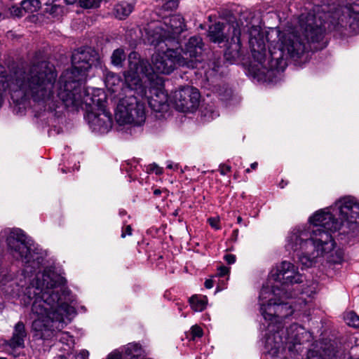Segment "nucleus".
I'll use <instances>...</instances> for the list:
<instances>
[{
  "mask_svg": "<svg viewBox=\"0 0 359 359\" xmlns=\"http://www.w3.org/2000/svg\"><path fill=\"white\" fill-rule=\"evenodd\" d=\"M39 0H23L20 5L22 6L25 13H33L37 12L41 8Z\"/></svg>",
  "mask_w": 359,
  "mask_h": 359,
  "instance_id": "23",
  "label": "nucleus"
},
{
  "mask_svg": "<svg viewBox=\"0 0 359 359\" xmlns=\"http://www.w3.org/2000/svg\"><path fill=\"white\" fill-rule=\"evenodd\" d=\"M126 73V72H125L124 74ZM124 78L126 79L125 76ZM104 82L107 88L112 93H116L118 91L119 89L123 90L127 87V85L125 83V86L122 88L123 83L121 77L118 75L112 72H109L106 75ZM121 95H126L124 90H121V93L118 94L120 97Z\"/></svg>",
  "mask_w": 359,
  "mask_h": 359,
  "instance_id": "19",
  "label": "nucleus"
},
{
  "mask_svg": "<svg viewBox=\"0 0 359 359\" xmlns=\"http://www.w3.org/2000/svg\"><path fill=\"white\" fill-rule=\"evenodd\" d=\"M225 261L229 264H233L236 262V256L231 254H228L224 256Z\"/></svg>",
  "mask_w": 359,
  "mask_h": 359,
  "instance_id": "38",
  "label": "nucleus"
},
{
  "mask_svg": "<svg viewBox=\"0 0 359 359\" xmlns=\"http://www.w3.org/2000/svg\"><path fill=\"white\" fill-rule=\"evenodd\" d=\"M304 276L298 271V269L292 263L283 261L270 273L269 281L273 280L269 287L276 289L278 285L280 292L290 293L292 286L303 282Z\"/></svg>",
  "mask_w": 359,
  "mask_h": 359,
  "instance_id": "13",
  "label": "nucleus"
},
{
  "mask_svg": "<svg viewBox=\"0 0 359 359\" xmlns=\"http://www.w3.org/2000/svg\"><path fill=\"white\" fill-rule=\"evenodd\" d=\"M62 172H66L65 170V169H63V168L62 169Z\"/></svg>",
  "mask_w": 359,
  "mask_h": 359,
  "instance_id": "48",
  "label": "nucleus"
},
{
  "mask_svg": "<svg viewBox=\"0 0 359 359\" xmlns=\"http://www.w3.org/2000/svg\"><path fill=\"white\" fill-rule=\"evenodd\" d=\"M178 164H174L172 162H168L167 168L168 169H173V170H177L178 169Z\"/></svg>",
  "mask_w": 359,
  "mask_h": 359,
  "instance_id": "40",
  "label": "nucleus"
},
{
  "mask_svg": "<svg viewBox=\"0 0 359 359\" xmlns=\"http://www.w3.org/2000/svg\"><path fill=\"white\" fill-rule=\"evenodd\" d=\"M344 320L349 326L359 328V316L355 313H347L344 316Z\"/></svg>",
  "mask_w": 359,
  "mask_h": 359,
  "instance_id": "27",
  "label": "nucleus"
},
{
  "mask_svg": "<svg viewBox=\"0 0 359 359\" xmlns=\"http://www.w3.org/2000/svg\"><path fill=\"white\" fill-rule=\"evenodd\" d=\"M177 306H178V310L180 311H182V309H183V306L180 304H177Z\"/></svg>",
  "mask_w": 359,
  "mask_h": 359,
  "instance_id": "46",
  "label": "nucleus"
},
{
  "mask_svg": "<svg viewBox=\"0 0 359 359\" xmlns=\"http://www.w3.org/2000/svg\"><path fill=\"white\" fill-rule=\"evenodd\" d=\"M185 27L184 18L180 15H172L157 25H149L146 32L147 41L154 46L161 43H164L165 46H177L180 43V34Z\"/></svg>",
  "mask_w": 359,
  "mask_h": 359,
  "instance_id": "11",
  "label": "nucleus"
},
{
  "mask_svg": "<svg viewBox=\"0 0 359 359\" xmlns=\"http://www.w3.org/2000/svg\"><path fill=\"white\" fill-rule=\"evenodd\" d=\"M132 234V228L130 225H127L122 231L121 237L125 238L127 235Z\"/></svg>",
  "mask_w": 359,
  "mask_h": 359,
  "instance_id": "37",
  "label": "nucleus"
},
{
  "mask_svg": "<svg viewBox=\"0 0 359 359\" xmlns=\"http://www.w3.org/2000/svg\"><path fill=\"white\" fill-rule=\"evenodd\" d=\"M313 12L300 15V29L307 43H320L326 29L342 32L348 28L359 32V0H340L337 5L317 6Z\"/></svg>",
  "mask_w": 359,
  "mask_h": 359,
  "instance_id": "5",
  "label": "nucleus"
},
{
  "mask_svg": "<svg viewBox=\"0 0 359 359\" xmlns=\"http://www.w3.org/2000/svg\"><path fill=\"white\" fill-rule=\"evenodd\" d=\"M208 222L210 224V225L214 228L215 229H220V226H219V219L216 218V217H211L208 219Z\"/></svg>",
  "mask_w": 359,
  "mask_h": 359,
  "instance_id": "33",
  "label": "nucleus"
},
{
  "mask_svg": "<svg viewBox=\"0 0 359 359\" xmlns=\"http://www.w3.org/2000/svg\"><path fill=\"white\" fill-rule=\"evenodd\" d=\"M149 170L155 172L156 175H161L163 173V168L156 164L150 165Z\"/></svg>",
  "mask_w": 359,
  "mask_h": 359,
  "instance_id": "34",
  "label": "nucleus"
},
{
  "mask_svg": "<svg viewBox=\"0 0 359 359\" xmlns=\"http://www.w3.org/2000/svg\"><path fill=\"white\" fill-rule=\"evenodd\" d=\"M127 87L126 96L119 98L115 111V119L119 125L142 126L146 120L144 103L137 96V91L143 93L142 79L137 76L125 74Z\"/></svg>",
  "mask_w": 359,
  "mask_h": 359,
  "instance_id": "8",
  "label": "nucleus"
},
{
  "mask_svg": "<svg viewBox=\"0 0 359 359\" xmlns=\"http://www.w3.org/2000/svg\"><path fill=\"white\" fill-rule=\"evenodd\" d=\"M89 352L87 350H81L79 354L69 353L67 356L61 357L60 359H88Z\"/></svg>",
  "mask_w": 359,
  "mask_h": 359,
  "instance_id": "29",
  "label": "nucleus"
},
{
  "mask_svg": "<svg viewBox=\"0 0 359 359\" xmlns=\"http://www.w3.org/2000/svg\"><path fill=\"white\" fill-rule=\"evenodd\" d=\"M77 0H65L67 4H73L76 2Z\"/></svg>",
  "mask_w": 359,
  "mask_h": 359,
  "instance_id": "42",
  "label": "nucleus"
},
{
  "mask_svg": "<svg viewBox=\"0 0 359 359\" xmlns=\"http://www.w3.org/2000/svg\"><path fill=\"white\" fill-rule=\"evenodd\" d=\"M27 335L25 324L20 321L15 325L11 338L6 341L5 344L13 349L24 348Z\"/></svg>",
  "mask_w": 359,
  "mask_h": 359,
  "instance_id": "18",
  "label": "nucleus"
},
{
  "mask_svg": "<svg viewBox=\"0 0 359 359\" xmlns=\"http://www.w3.org/2000/svg\"><path fill=\"white\" fill-rule=\"evenodd\" d=\"M166 50L155 52L151 56V64L141 59L136 52L128 55V69L126 74L135 75L140 79L144 75L149 80L154 79L155 74H170L177 66L184 67L185 60L178 54L177 46H166Z\"/></svg>",
  "mask_w": 359,
  "mask_h": 359,
  "instance_id": "6",
  "label": "nucleus"
},
{
  "mask_svg": "<svg viewBox=\"0 0 359 359\" xmlns=\"http://www.w3.org/2000/svg\"><path fill=\"white\" fill-rule=\"evenodd\" d=\"M200 93L197 88L186 86L173 92L171 100L175 109L182 112H193L199 105Z\"/></svg>",
  "mask_w": 359,
  "mask_h": 359,
  "instance_id": "14",
  "label": "nucleus"
},
{
  "mask_svg": "<svg viewBox=\"0 0 359 359\" xmlns=\"http://www.w3.org/2000/svg\"><path fill=\"white\" fill-rule=\"evenodd\" d=\"M0 359H6V358H0Z\"/></svg>",
  "mask_w": 359,
  "mask_h": 359,
  "instance_id": "50",
  "label": "nucleus"
},
{
  "mask_svg": "<svg viewBox=\"0 0 359 359\" xmlns=\"http://www.w3.org/2000/svg\"><path fill=\"white\" fill-rule=\"evenodd\" d=\"M333 211L338 212L342 229V233L354 232L359 226V201L347 196L339 198L331 206Z\"/></svg>",
  "mask_w": 359,
  "mask_h": 359,
  "instance_id": "12",
  "label": "nucleus"
},
{
  "mask_svg": "<svg viewBox=\"0 0 359 359\" xmlns=\"http://www.w3.org/2000/svg\"><path fill=\"white\" fill-rule=\"evenodd\" d=\"M9 13L11 16L17 18H21L25 14L21 5L20 6L14 5L10 7Z\"/></svg>",
  "mask_w": 359,
  "mask_h": 359,
  "instance_id": "30",
  "label": "nucleus"
},
{
  "mask_svg": "<svg viewBox=\"0 0 359 359\" xmlns=\"http://www.w3.org/2000/svg\"><path fill=\"white\" fill-rule=\"evenodd\" d=\"M143 93L137 91V95L147 97L151 109L156 112H165L168 110V94L159 87H150L148 91L142 86Z\"/></svg>",
  "mask_w": 359,
  "mask_h": 359,
  "instance_id": "16",
  "label": "nucleus"
},
{
  "mask_svg": "<svg viewBox=\"0 0 359 359\" xmlns=\"http://www.w3.org/2000/svg\"><path fill=\"white\" fill-rule=\"evenodd\" d=\"M135 2L121 1L114 6V15L118 20L126 19L133 11Z\"/></svg>",
  "mask_w": 359,
  "mask_h": 359,
  "instance_id": "20",
  "label": "nucleus"
},
{
  "mask_svg": "<svg viewBox=\"0 0 359 359\" xmlns=\"http://www.w3.org/2000/svg\"><path fill=\"white\" fill-rule=\"evenodd\" d=\"M64 278L50 269L39 271L27 286L24 299L25 304H32V313L36 317L32 328L34 337L48 340L53 337L69 351L74 346V337L67 332H61L75 314V309L68 303L69 298L63 288Z\"/></svg>",
  "mask_w": 359,
  "mask_h": 359,
  "instance_id": "2",
  "label": "nucleus"
},
{
  "mask_svg": "<svg viewBox=\"0 0 359 359\" xmlns=\"http://www.w3.org/2000/svg\"><path fill=\"white\" fill-rule=\"evenodd\" d=\"M229 273V269L228 267H226L224 266H221L218 268V276H224L227 275Z\"/></svg>",
  "mask_w": 359,
  "mask_h": 359,
  "instance_id": "35",
  "label": "nucleus"
},
{
  "mask_svg": "<svg viewBox=\"0 0 359 359\" xmlns=\"http://www.w3.org/2000/svg\"><path fill=\"white\" fill-rule=\"evenodd\" d=\"M5 232L7 233L6 244L10 254L25 263V272L29 273L39 269L43 256L33 241L20 229H8Z\"/></svg>",
  "mask_w": 359,
  "mask_h": 359,
  "instance_id": "10",
  "label": "nucleus"
},
{
  "mask_svg": "<svg viewBox=\"0 0 359 359\" xmlns=\"http://www.w3.org/2000/svg\"><path fill=\"white\" fill-rule=\"evenodd\" d=\"M121 355L118 352H113L109 354L107 357V359H121Z\"/></svg>",
  "mask_w": 359,
  "mask_h": 359,
  "instance_id": "39",
  "label": "nucleus"
},
{
  "mask_svg": "<svg viewBox=\"0 0 359 359\" xmlns=\"http://www.w3.org/2000/svg\"><path fill=\"white\" fill-rule=\"evenodd\" d=\"M102 0H79V3L81 8L90 9L100 6Z\"/></svg>",
  "mask_w": 359,
  "mask_h": 359,
  "instance_id": "28",
  "label": "nucleus"
},
{
  "mask_svg": "<svg viewBox=\"0 0 359 359\" xmlns=\"http://www.w3.org/2000/svg\"><path fill=\"white\" fill-rule=\"evenodd\" d=\"M178 54L184 59V67L189 68L197 67V63L201 61V55L203 49L202 39L198 36H194L189 39L182 48L177 45Z\"/></svg>",
  "mask_w": 359,
  "mask_h": 359,
  "instance_id": "15",
  "label": "nucleus"
},
{
  "mask_svg": "<svg viewBox=\"0 0 359 359\" xmlns=\"http://www.w3.org/2000/svg\"><path fill=\"white\" fill-rule=\"evenodd\" d=\"M250 171V169H249V168H248V169L246 170V172H249Z\"/></svg>",
  "mask_w": 359,
  "mask_h": 359,
  "instance_id": "49",
  "label": "nucleus"
},
{
  "mask_svg": "<svg viewBox=\"0 0 359 359\" xmlns=\"http://www.w3.org/2000/svg\"><path fill=\"white\" fill-rule=\"evenodd\" d=\"M213 281L211 279H208L205 282V287L208 289H210L213 287Z\"/></svg>",
  "mask_w": 359,
  "mask_h": 359,
  "instance_id": "41",
  "label": "nucleus"
},
{
  "mask_svg": "<svg viewBox=\"0 0 359 359\" xmlns=\"http://www.w3.org/2000/svg\"><path fill=\"white\" fill-rule=\"evenodd\" d=\"M46 13L52 15L56 16L62 11V8L59 5L53 4L50 5L48 8H46Z\"/></svg>",
  "mask_w": 359,
  "mask_h": 359,
  "instance_id": "32",
  "label": "nucleus"
},
{
  "mask_svg": "<svg viewBox=\"0 0 359 359\" xmlns=\"http://www.w3.org/2000/svg\"><path fill=\"white\" fill-rule=\"evenodd\" d=\"M191 309L196 312L202 311L206 308L208 299L205 296L193 295L189 299Z\"/></svg>",
  "mask_w": 359,
  "mask_h": 359,
  "instance_id": "21",
  "label": "nucleus"
},
{
  "mask_svg": "<svg viewBox=\"0 0 359 359\" xmlns=\"http://www.w3.org/2000/svg\"><path fill=\"white\" fill-rule=\"evenodd\" d=\"M125 355L127 359H137L141 355V347L135 343H130L125 348Z\"/></svg>",
  "mask_w": 359,
  "mask_h": 359,
  "instance_id": "22",
  "label": "nucleus"
},
{
  "mask_svg": "<svg viewBox=\"0 0 359 359\" xmlns=\"http://www.w3.org/2000/svg\"><path fill=\"white\" fill-rule=\"evenodd\" d=\"M257 162H255V163H252L251 165H250V167L252 169H256L257 168Z\"/></svg>",
  "mask_w": 359,
  "mask_h": 359,
  "instance_id": "43",
  "label": "nucleus"
},
{
  "mask_svg": "<svg viewBox=\"0 0 359 359\" xmlns=\"http://www.w3.org/2000/svg\"><path fill=\"white\" fill-rule=\"evenodd\" d=\"M330 208L316 211L309 217V224L294 228L287 236V251L298 252L302 267L309 268L325 260L340 264L344 259L343 250L336 245L330 232L340 231L341 224L334 219Z\"/></svg>",
  "mask_w": 359,
  "mask_h": 359,
  "instance_id": "3",
  "label": "nucleus"
},
{
  "mask_svg": "<svg viewBox=\"0 0 359 359\" xmlns=\"http://www.w3.org/2000/svg\"><path fill=\"white\" fill-rule=\"evenodd\" d=\"M163 11H172L178 7L179 0H155Z\"/></svg>",
  "mask_w": 359,
  "mask_h": 359,
  "instance_id": "25",
  "label": "nucleus"
},
{
  "mask_svg": "<svg viewBox=\"0 0 359 359\" xmlns=\"http://www.w3.org/2000/svg\"><path fill=\"white\" fill-rule=\"evenodd\" d=\"M276 289H271L269 285H264L259 296L260 311L264 318L269 321L268 329L269 333L265 340V347L268 352L274 355L286 344L285 338L294 337L297 334L292 332L290 327L285 329L282 321L290 316L294 311H301L307 304L304 295L310 297L316 292L317 285L313 283L304 291L299 297L292 301V294L280 292L278 285ZM294 324H292L293 325Z\"/></svg>",
  "mask_w": 359,
  "mask_h": 359,
  "instance_id": "4",
  "label": "nucleus"
},
{
  "mask_svg": "<svg viewBox=\"0 0 359 359\" xmlns=\"http://www.w3.org/2000/svg\"><path fill=\"white\" fill-rule=\"evenodd\" d=\"M126 54L122 48H117L114 50L111 60L113 65L118 67H121L123 62L126 60Z\"/></svg>",
  "mask_w": 359,
  "mask_h": 359,
  "instance_id": "24",
  "label": "nucleus"
},
{
  "mask_svg": "<svg viewBox=\"0 0 359 359\" xmlns=\"http://www.w3.org/2000/svg\"><path fill=\"white\" fill-rule=\"evenodd\" d=\"M247 30L249 44L254 62L252 68L254 74L264 76L269 71L283 72L287 66L289 59L294 61L301 58L307 50L306 39L299 25L283 30L270 28L266 34L261 27L252 23L250 12H245L238 22L228 23L220 22L212 25L208 29V37L214 43H221L231 35V45L225 52L227 60L240 56L241 50V34Z\"/></svg>",
  "mask_w": 359,
  "mask_h": 359,
  "instance_id": "1",
  "label": "nucleus"
},
{
  "mask_svg": "<svg viewBox=\"0 0 359 359\" xmlns=\"http://www.w3.org/2000/svg\"><path fill=\"white\" fill-rule=\"evenodd\" d=\"M203 335V330L200 326L194 325L191 328V339L194 340L196 338H199Z\"/></svg>",
  "mask_w": 359,
  "mask_h": 359,
  "instance_id": "31",
  "label": "nucleus"
},
{
  "mask_svg": "<svg viewBox=\"0 0 359 359\" xmlns=\"http://www.w3.org/2000/svg\"><path fill=\"white\" fill-rule=\"evenodd\" d=\"M56 79V78L55 79ZM51 88L53 97L46 102H42L43 104L48 106L50 109L57 107V102L60 100L67 108H72L78 110L79 107L86 105V109L89 111H100L106 110V95L104 91L100 88H85L81 90L82 85L78 86L77 90L74 89V85L69 87V90H65L59 88L56 91V95L53 91L54 83Z\"/></svg>",
  "mask_w": 359,
  "mask_h": 359,
  "instance_id": "7",
  "label": "nucleus"
},
{
  "mask_svg": "<svg viewBox=\"0 0 359 359\" xmlns=\"http://www.w3.org/2000/svg\"><path fill=\"white\" fill-rule=\"evenodd\" d=\"M87 119L93 130L100 133H107L112 127L111 115L107 110L89 111Z\"/></svg>",
  "mask_w": 359,
  "mask_h": 359,
  "instance_id": "17",
  "label": "nucleus"
},
{
  "mask_svg": "<svg viewBox=\"0 0 359 359\" xmlns=\"http://www.w3.org/2000/svg\"><path fill=\"white\" fill-rule=\"evenodd\" d=\"M161 191L160 189H155V190H154V195H156V196H158V195H160V194H161Z\"/></svg>",
  "mask_w": 359,
  "mask_h": 359,
  "instance_id": "44",
  "label": "nucleus"
},
{
  "mask_svg": "<svg viewBox=\"0 0 359 359\" xmlns=\"http://www.w3.org/2000/svg\"><path fill=\"white\" fill-rule=\"evenodd\" d=\"M237 222L238 224H241V222H242V217H241L239 216V217H237Z\"/></svg>",
  "mask_w": 359,
  "mask_h": 359,
  "instance_id": "45",
  "label": "nucleus"
},
{
  "mask_svg": "<svg viewBox=\"0 0 359 359\" xmlns=\"http://www.w3.org/2000/svg\"><path fill=\"white\" fill-rule=\"evenodd\" d=\"M221 175H225L231 171V167L228 165H221L219 167Z\"/></svg>",
  "mask_w": 359,
  "mask_h": 359,
  "instance_id": "36",
  "label": "nucleus"
},
{
  "mask_svg": "<svg viewBox=\"0 0 359 359\" xmlns=\"http://www.w3.org/2000/svg\"><path fill=\"white\" fill-rule=\"evenodd\" d=\"M202 115L205 121H210L219 116L218 111L213 105L206 106L202 111Z\"/></svg>",
  "mask_w": 359,
  "mask_h": 359,
  "instance_id": "26",
  "label": "nucleus"
},
{
  "mask_svg": "<svg viewBox=\"0 0 359 359\" xmlns=\"http://www.w3.org/2000/svg\"><path fill=\"white\" fill-rule=\"evenodd\" d=\"M72 67L66 69L61 74L57 83V90L64 88L69 90L74 85V89L83 85L87 76V72L93 67L100 65L98 53L94 49L87 47L75 50L72 55Z\"/></svg>",
  "mask_w": 359,
  "mask_h": 359,
  "instance_id": "9",
  "label": "nucleus"
},
{
  "mask_svg": "<svg viewBox=\"0 0 359 359\" xmlns=\"http://www.w3.org/2000/svg\"><path fill=\"white\" fill-rule=\"evenodd\" d=\"M182 316H183L184 318H185V317L187 316V315L182 313Z\"/></svg>",
  "mask_w": 359,
  "mask_h": 359,
  "instance_id": "47",
  "label": "nucleus"
}]
</instances>
